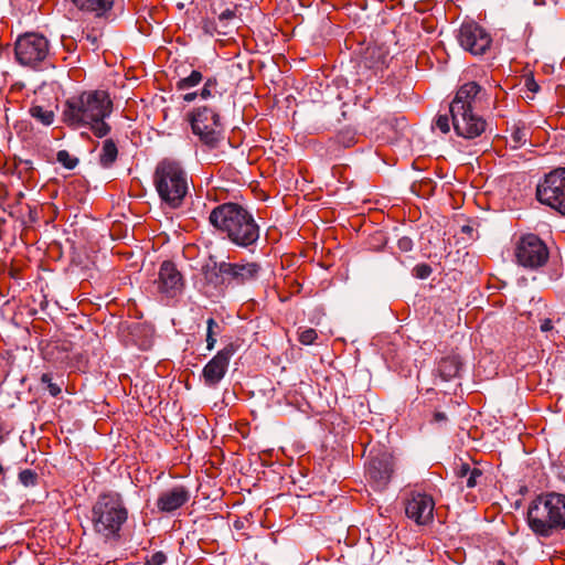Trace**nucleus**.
<instances>
[{
    "label": "nucleus",
    "mask_w": 565,
    "mask_h": 565,
    "mask_svg": "<svg viewBox=\"0 0 565 565\" xmlns=\"http://www.w3.org/2000/svg\"><path fill=\"white\" fill-rule=\"evenodd\" d=\"M494 565H505L502 561H498Z\"/></svg>",
    "instance_id": "49530a36"
},
{
    "label": "nucleus",
    "mask_w": 565,
    "mask_h": 565,
    "mask_svg": "<svg viewBox=\"0 0 565 565\" xmlns=\"http://www.w3.org/2000/svg\"><path fill=\"white\" fill-rule=\"evenodd\" d=\"M118 149L113 139H106L103 142L102 151L99 153V163L103 168H110L116 161Z\"/></svg>",
    "instance_id": "4be33fe9"
},
{
    "label": "nucleus",
    "mask_w": 565,
    "mask_h": 565,
    "mask_svg": "<svg viewBox=\"0 0 565 565\" xmlns=\"http://www.w3.org/2000/svg\"><path fill=\"white\" fill-rule=\"evenodd\" d=\"M397 246L402 252H409L413 248V242L409 237H402L397 242Z\"/></svg>",
    "instance_id": "e433bc0d"
},
{
    "label": "nucleus",
    "mask_w": 565,
    "mask_h": 565,
    "mask_svg": "<svg viewBox=\"0 0 565 565\" xmlns=\"http://www.w3.org/2000/svg\"><path fill=\"white\" fill-rule=\"evenodd\" d=\"M527 140V129L525 127H514L511 132V142L513 148L521 147Z\"/></svg>",
    "instance_id": "bb28decb"
},
{
    "label": "nucleus",
    "mask_w": 565,
    "mask_h": 565,
    "mask_svg": "<svg viewBox=\"0 0 565 565\" xmlns=\"http://www.w3.org/2000/svg\"><path fill=\"white\" fill-rule=\"evenodd\" d=\"M206 327V348L212 350L216 343V337L221 333V326L213 318H209Z\"/></svg>",
    "instance_id": "b1692460"
},
{
    "label": "nucleus",
    "mask_w": 565,
    "mask_h": 565,
    "mask_svg": "<svg viewBox=\"0 0 565 565\" xmlns=\"http://www.w3.org/2000/svg\"><path fill=\"white\" fill-rule=\"evenodd\" d=\"M86 39L92 42V44H95L97 42V35L87 34Z\"/></svg>",
    "instance_id": "a18cd8bd"
},
{
    "label": "nucleus",
    "mask_w": 565,
    "mask_h": 565,
    "mask_svg": "<svg viewBox=\"0 0 565 565\" xmlns=\"http://www.w3.org/2000/svg\"><path fill=\"white\" fill-rule=\"evenodd\" d=\"M450 114L438 115L435 125L443 134H447L450 131Z\"/></svg>",
    "instance_id": "2f4dec72"
},
{
    "label": "nucleus",
    "mask_w": 565,
    "mask_h": 565,
    "mask_svg": "<svg viewBox=\"0 0 565 565\" xmlns=\"http://www.w3.org/2000/svg\"><path fill=\"white\" fill-rule=\"evenodd\" d=\"M525 86L527 87L529 90L533 93H536L539 90V85L533 77L525 79Z\"/></svg>",
    "instance_id": "ea45409f"
},
{
    "label": "nucleus",
    "mask_w": 565,
    "mask_h": 565,
    "mask_svg": "<svg viewBox=\"0 0 565 565\" xmlns=\"http://www.w3.org/2000/svg\"><path fill=\"white\" fill-rule=\"evenodd\" d=\"M29 113L32 118H34L35 120H38L39 122H41L44 126H50L54 121V117H55L54 111L46 107H43L40 105H33L30 108Z\"/></svg>",
    "instance_id": "5701e85b"
},
{
    "label": "nucleus",
    "mask_w": 565,
    "mask_h": 565,
    "mask_svg": "<svg viewBox=\"0 0 565 565\" xmlns=\"http://www.w3.org/2000/svg\"><path fill=\"white\" fill-rule=\"evenodd\" d=\"M561 322V318H543L540 320V330L544 333L553 332L555 326Z\"/></svg>",
    "instance_id": "473e14b6"
},
{
    "label": "nucleus",
    "mask_w": 565,
    "mask_h": 565,
    "mask_svg": "<svg viewBox=\"0 0 565 565\" xmlns=\"http://www.w3.org/2000/svg\"><path fill=\"white\" fill-rule=\"evenodd\" d=\"M203 79V75L200 71H192L186 77L180 78L177 83V87L180 90H185L199 85Z\"/></svg>",
    "instance_id": "393cba45"
},
{
    "label": "nucleus",
    "mask_w": 565,
    "mask_h": 565,
    "mask_svg": "<svg viewBox=\"0 0 565 565\" xmlns=\"http://www.w3.org/2000/svg\"><path fill=\"white\" fill-rule=\"evenodd\" d=\"M220 28L215 26L217 34H228L230 30L235 26L237 17L235 8H225L217 14Z\"/></svg>",
    "instance_id": "412c9836"
},
{
    "label": "nucleus",
    "mask_w": 565,
    "mask_h": 565,
    "mask_svg": "<svg viewBox=\"0 0 565 565\" xmlns=\"http://www.w3.org/2000/svg\"><path fill=\"white\" fill-rule=\"evenodd\" d=\"M19 480L25 487H34L38 483L39 476L32 469H24L20 471Z\"/></svg>",
    "instance_id": "c756f323"
},
{
    "label": "nucleus",
    "mask_w": 565,
    "mask_h": 565,
    "mask_svg": "<svg viewBox=\"0 0 565 565\" xmlns=\"http://www.w3.org/2000/svg\"><path fill=\"white\" fill-rule=\"evenodd\" d=\"M472 468L468 463H461L457 469V476L459 478H466L470 472Z\"/></svg>",
    "instance_id": "58836bf2"
},
{
    "label": "nucleus",
    "mask_w": 565,
    "mask_h": 565,
    "mask_svg": "<svg viewBox=\"0 0 565 565\" xmlns=\"http://www.w3.org/2000/svg\"><path fill=\"white\" fill-rule=\"evenodd\" d=\"M113 102L105 90H88L70 97L63 109V121L73 128L88 127L103 138L110 131L105 118L111 114Z\"/></svg>",
    "instance_id": "f257e3e1"
},
{
    "label": "nucleus",
    "mask_w": 565,
    "mask_h": 565,
    "mask_svg": "<svg viewBox=\"0 0 565 565\" xmlns=\"http://www.w3.org/2000/svg\"><path fill=\"white\" fill-rule=\"evenodd\" d=\"M462 365L459 354L451 352L437 362L435 372L443 381L448 382L459 376Z\"/></svg>",
    "instance_id": "aec40b11"
},
{
    "label": "nucleus",
    "mask_w": 565,
    "mask_h": 565,
    "mask_svg": "<svg viewBox=\"0 0 565 565\" xmlns=\"http://www.w3.org/2000/svg\"><path fill=\"white\" fill-rule=\"evenodd\" d=\"M153 184L162 202L172 209L182 205L190 190V179L181 162L164 158L158 162Z\"/></svg>",
    "instance_id": "39448f33"
},
{
    "label": "nucleus",
    "mask_w": 565,
    "mask_h": 565,
    "mask_svg": "<svg viewBox=\"0 0 565 565\" xmlns=\"http://www.w3.org/2000/svg\"><path fill=\"white\" fill-rule=\"evenodd\" d=\"M435 501L431 495L412 491L405 502V513L418 525H426L434 519Z\"/></svg>",
    "instance_id": "4468645a"
},
{
    "label": "nucleus",
    "mask_w": 565,
    "mask_h": 565,
    "mask_svg": "<svg viewBox=\"0 0 565 565\" xmlns=\"http://www.w3.org/2000/svg\"><path fill=\"white\" fill-rule=\"evenodd\" d=\"M317 338H318V333L312 328L299 330V332H298V340L300 343H302L305 345L312 344Z\"/></svg>",
    "instance_id": "7c9ffc66"
},
{
    "label": "nucleus",
    "mask_w": 565,
    "mask_h": 565,
    "mask_svg": "<svg viewBox=\"0 0 565 565\" xmlns=\"http://www.w3.org/2000/svg\"><path fill=\"white\" fill-rule=\"evenodd\" d=\"M190 500V491L184 486H175L161 492L157 499V507L161 512L171 513Z\"/></svg>",
    "instance_id": "a211bd4d"
},
{
    "label": "nucleus",
    "mask_w": 565,
    "mask_h": 565,
    "mask_svg": "<svg viewBox=\"0 0 565 565\" xmlns=\"http://www.w3.org/2000/svg\"><path fill=\"white\" fill-rule=\"evenodd\" d=\"M50 51L49 40L34 32L20 35L14 45L17 61L21 65L32 68L44 65L50 56Z\"/></svg>",
    "instance_id": "0eeeda50"
},
{
    "label": "nucleus",
    "mask_w": 565,
    "mask_h": 565,
    "mask_svg": "<svg viewBox=\"0 0 565 565\" xmlns=\"http://www.w3.org/2000/svg\"><path fill=\"white\" fill-rule=\"evenodd\" d=\"M233 352L231 345L226 347L209 361L203 369V379L206 385L214 386L224 377Z\"/></svg>",
    "instance_id": "f3484780"
},
{
    "label": "nucleus",
    "mask_w": 565,
    "mask_h": 565,
    "mask_svg": "<svg viewBox=\"0 0 565 565\" xmlns=\"http://www.w3.org/2000/svg\"><path fill=\"white\" fill-rule=\"evenodd\" d=\"M218 83L216 77H209L199 95L202 99H207L211 97H215L216 95H221L222 93L217 89Z\"/></svg>",
    "instance_id": "a878e982"
},
{
    "label": "nucleus",
    "mask_w": 565,
    "mask_h": 565,
    "mask_svg": "<svg viewBox=\"0 0 565 565\" xmlns=\"http://www.w3.org/2000/svg\"><path fill=\"white\" fill-rule=\"evenodd\" d=\"M41 383L46 385V390L54 397L62 392L61 384L53 382V376L51 373H43L41 375Z\"/></svg>",
    "instance_id": "c85d7f7f"
},
{
    "label": "nucleus",
    "mask_w": 565,
    "mask_h": 565,
    "mask_svg": "<svg viewBox=\"0 0 565 565\" xmlns=\"http://www.w3.org/2000/svg\"><path fill=\"white\" fill-rule=\"evenodd\" d=\"M192 131L200 141L210 148H215L223 139L224 126L221 116L214 109L203 106L190 114Z\"/></svg>",
    "instance_id": "423d86ee"
},
{
    "label": "nucleus",
    "mask_w": 565,
    "mask_h": 565,
    "mask_svg": "<svg viewBox=\"0 0 565 565\" xmlns=\"http://www.w3.org/2000/svg\"><path fill=\"white\" fill-rule=\"evenodd\" d=\"M460 46L472 55H483L492 44L491 34L475 21H466L458 30Z\"/></svg>",
    "instance_id": "9b49d317"
},
{
    "label": "nucleus",
    "mask_w": 565,
    "mask_h": 565,
    "mask_svg": "<svg viewBox=\"0 0 565 565\" xmlns=\"http://www.w3.org/2000/svg\"><path fill=\"white\" fill-rule=\"evenodd\" d=\"M167 562V555L158 551L146 559V565H163Z\"/></svg>",
    "instance_id": "f704fd0d"
},
{
    "label": "nucleus",
    "mask_w": 565,
    "mask_h": 565,
    "mask_svg": "<svg viewBox=\"0 0 565 565\" xmlns=\"http://www.w3.org/2000/svg\"><path fill=\"white\" fill-rule=\"evenodd\" d=\"M461 231L463 233H467V234L471 235L472 232H473V228L470 225H465V226L461 227Z\"/></svg>",
    "instance_id": "c03bdc74"
},
{
    "label": "nucleus",
    "mask_w": 565,
    "mask_h": 565,
    "mask_svg": "<svg viewBox=\"0 0 565 565\" xmlns=\"http://www.w3.org/2000/svg\"><path fill=\"white\" fill-rule=\"evenodd\" d=\"M415 277L419 279H425L430 276L431 267L427 264H418L413 269Z\"/></svg>",
    "instance_id": "72a5a7b5"
},
{
    "label": "nucleus",
    "mask_w": 565,
    "mask_h": 565,
    "mask_svg": "<svg viewBox=\"0 0 565 565\" xmlns=\"http://www.w3.org/2000/svg\"><path fill=\"white\" fill-rule=\"evenodd\" d=\"M199 95L198 92H193V93H188L183 96V100L186 102V103H191L193 102Z\"/></svg>",
    "instance_id": "79ce46f5"
},
{
    "label": "nucleus",
    "mask_w": 565,
    "mask_h": 565,
    "mask_svg": "<svg viewBox=\"0 0 565 565\" xmlns=\"http://www.w3.org/2000/svg\"><path fill=\"white\" fill-rule=\"evenodd\" d=\"M481 477V471L478 468H472L471 472L466 477V484L468 488H473L477 484V479Z\"/></svg>",
    "instance_id": "c9c22d12"
},
{
    "label": "nucleus",
    "mask_w": 565,
    "mask_h": 565,
    "mask_svg": "<svg viewBox=\"0 0 565 565\" xmlns=\"http://www.w3.org/2000/svg\"><path fill=\"white\" fill-rule=\"evenodd\" d=\"M216 268L222 284L232 288L255 282L262 273V266L257 262H221Z\"/></svg>",
    "instance_id": "1a4fd4ad"
},
{
    "label": "nucleus",
    "mask_w": 565,
    "mask_h": 565,
    "mask_svg": "<svg viewBox=\"0 0 565 565\" xmlns=\"http://www.w3.org/2000/svg\"><path fill=\"white\" fill-rule=\"evenodd\" d=\"M434 419H435V422H445V420H447V416L443 412H436L434 414Z\"/></svg>",
    "instance_id": "37998d69"
},
{
    "label": "nucleus",
    "mask_w": 565,
    "mask_h": 565,
    "mask_svg": "<svg viewBox=\"0 0 565 565\" xmlns=\"http://www.w3.org/2000/svg\"><path fill=\"white\" fill-rule=\"evenodd\" d=\"M17 167L25 171L33 170L32 162L29 160H20Z\"/></svg>",
    "instance_id": "a19ab883"
},
{
    "label": "nucleus",
    "mask_w": 565,
    "mask_h": 565,
    "mask_svg": "<svg viewBox=\"0 0 565 565\" xmlns=\"http://www.w3.org/2000/svg\"><path fill=\"white\" fill-rule=\"evenodd\" d=\"M487 100L486 89L476 82L462 84L456 92L449 109L465 111L480 110Z\"/></svg>",
    "instance_id": "ddd939ff"
},
{
    "label": "nucleus",
    "mask_w": 565,
    "mask_h": 565,
    "mask_svg": "<svg viewBox=\"0 0 565 565\" xmlns=\"http://www.w3.org/2000/svg\"><path fill=\"white\" fill-rule=\"evenodd\" d=\"M527 524L542 537L565 531V494L546 492L537 495L527 508Z\"/></svg>",
    "instance_id": "20e7f679"
},
{
    "label": "nucleus",
    "mask_w": 565,
    "mask_h": 565,
    "mask_svg": "<svg viewBox=\"0 0 565 565\" xmlns=\"http://www.w3.org/2000/svg\"><path fill=\"white\" fill-rule=\"evenodd\" d=\"M154 284L158 292L167 298H174L180 295L184 286L181 273L170 260H164L161 264Z\"/></svg>",
    "instance_id": "2eb2a0df"
},
{
    "label": "nucleus",
    "mask_w": 565,
    "mask_h": 565,
    "mask_svg": "<svg viewBox=\"0 0 565 565\" xmlns=\"http://www.w3.org/2000/svg\"><path fill=\"white\" fill-rule=\"evenodd\" d=\"M72 3L83 13L105 22L114 17L113 9L115 0H71Z\"/></svg>",
    "instance_id": "6ab92c4d"
},
{
    "label": "nucleus",
    "mask_w": 565,
    "mask_h": 565,
    "mask_svg": "<svg viewBox=\"0 0 565 565\" xmlns=\"http://www.w3.org/2000/svg\"><path fill=\"white\" fill-rule=\"evenodd\" d=\"M215 26L220 28L218 21L217 22L205 21L203 23V29H204L205 33H209L210 35L217 33V31L215 30Z\"/></svg>",
    "instance_id": "4c0bfd02"
},
{
    "label": "nucleus",
    "mask_w": 565,
    "mask_h": 565,
    "mask_svg": "<svg viewBox=\"0 0 565 565\" xmlns=\"http://www.w3.org/2000/svg\"><path fill=\"white\" fill-rule=\"evenodd\" d=\"M393 471V457L387 452H380L371 458L366 468V476L375 490H383L388 484Z\"/></svg>",
    "instance_id": "dca6fc26"
},
{
    "label": "nucleus",
    "mask_w": 565,
    "mask_h": 565,
    "mask_svg": "<svg viewBox=\"0 0 565 565\" xmlns=\"http://www.w3.org/2000/svg\"><path fill=\"white\" fill-rule=\"evenodd\" d=\"M514 256L520 266L539 269L547 263L550 250L545 242L537 235L525 234L515 243Z\"/></svg>",
    "instance_id": "6e6552de"
},
{
    "label": "nucleus",
    "mask_w": 565,
    "mask_h": 565,
    "mask_svg": "<svg viewBox=\"0 0 565 565\" xmlns=\"http://www.w3.org/2000/svg\"><path fill=\"white\" fill-rule=\"evenodd\" d=\"M537 200L565 215V168L556 169L546 174L537 185Z\"/></svg>",
    "instance_id": "9d476101"
},
{
    "label": "nucleus",
    "mask_w": 565,
    "mask_h": 565,
    "mask_svg": "<svg viewBox=\"0 0 565 565\" xmlns=\"http://www.w3.org/2000/svg\"><path fill=\"white\" fill-rule=\"evenodd\" d=\"M210 223L238 247L248 248L259 238L260 228L253 214L237 203H223L214 207Z\"/></svg>",
    "instance_id": "f03ea898"
},
{
    "label": "nucleus",
    "mask_w": 565,
    "mask_h": 565,
    "mask_svg": "<svg viewBox=\"0 0 565 565\" xmlns=\"http://www.w3.org/2000/svg\"><path fill=\"white\" fill-rule=\"evenodd\" d=\"M56 160L66 169H74L78 163V159L71 156L67 150H60L56 154Z\"/></svg>",
    "instance_id": "cd10ccee"
},
{
    "label": "nucleus",
    "mask_w": 565,
    "mask_h": 565,
    "mask_svg": "<svg viewBox=\"0 0 565 565\" xmlns=\"http://www.w3.org/2000/svg\"><path fill=\"white\" fill-rule=\"evenodd\" d=\"M128 520V509L119 493L100 494L92 508L93 531L105 543L117 544Z\"/></svg>",
    "instance_id": "7ed1b4c3"
},
{
    "label": "nucleus",
    "mask_w": 565,
    "mask_h": 565,
    "mask_svg": "<svg viewBox=\"0 0 565 565\" xmlns=\"http://www.w3.org/2000/svg\"><path fill=\"white\" fill-rule=\"evenodd\" d=\"M479 111L480 110H467L463 114L462 110L449 109L451 124L458 136L466 139H473L484 132L487 121Z\"/></svg>",
    "instance_id": "f8f14e48"
}]
</instances>
